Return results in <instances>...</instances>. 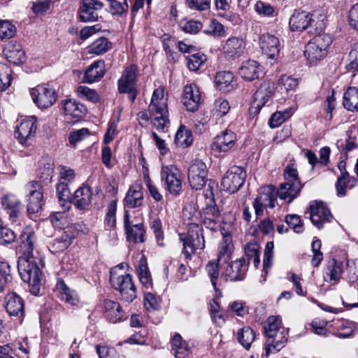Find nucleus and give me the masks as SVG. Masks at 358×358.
Instances as JSON below:
<instances>
[{
	"instance_id": "41",
	"label": "nucleus",
	"mask_w": 358,
	"mask_h": 358,
	"mask_svg": "<svg viewBox=\"0 0 358 358\" xmlns=\"http://www.w3.org/2000/svg\"><path fill=\"white\" fill-rule=\"evenodd\" d=\"M73 238L71 234L65 231L50 244L49 250L54 254L63 252L72 243Z\"/></svg>"
},
{
	"instance_id": "31",
	"label": "nucleus",
	"mask_w": 358,
	"mask_h": 358,
	"mask_svg": "<svg viewBox=\"0 0 358 358\" xmlns=\"http://www.w3.org/2000/svg\"><path fill=\"white\" fill-rule=\"evenodd\" d=\"M138 67L135 64L126 66L118 80V91H125L129 87L136 86Z\"/></svg>"
},
{
	"instance_id": "2",
	"label": "nucleus",
	"mask_w": 358,
	"mask_h": 358,
	"mask_svg": "<svg viewBox=\"0 0 358 358\" xmlns=\"http://www.w3.org/2000/svg\"><path fill=\"white\" fill-rule=\"evenodd\" d=\"M201 214L193 202L186 204L182 210L184 224L188 231L187 234H180L179 236L182 242V253L187 259L190 258L196 250H202L205 247L202 229L199 224Z\"/></svg>"
},
{
	"instance_id": "28",
	"label": "nucleus",
	"mask_w": 358,
	"mask_h": 358,
	"mask_svg": "<svg viewBox=\"0 0 358 358\" xmlns=\"http://www.w3.org/2000/svg\"><path fill=\"white\" fill-rule=\"evenodd\" d=\"M3 55L8 62L15 65H20L25 59V54L21 45L14 41H10L6 45Z\"/></svg>"
},
{
	"instance_id": "54",
	"label": "nucleus",
	"mask_w": 358,
	"mask_h": 358,
	"mask_svg": "<svg viewBox=\"0 0 358 358\" xmlns=\"http://www.w3.org/2000/svg\"><path fill=\"white\" fill-rule=\"evenodd\" d=\"M206 61V56L201 52H197L187 57V65L190 71H196L204 64Z\"/></svg>"
},
{
	"instance_id": "64",
	"label": "nucleus",
	"mask_w": 358,
	"mask_h": 358,
	"mask_svg": "<svg viewBox=\"0 0 358 358\" xmlns=\"http://www.w3.org/2000/svg\"><path fill=\"white\" fill-rule=\"evenodd\" d=\"M230 110V105L227 100L218 99L214 103V114L219 117H222L228 113Z\"/></svg>"
},
{
	"instance_id": "30",
	"label": "nucleus",
	"mask_w": 358,
	"mask_h": 358,
	"mask_svg": "<svg viewBox=\"0 0 358 358\" xmlns=\"http://www.w3.org/2000/svg\"><path fill=\"white\" fill-rule=\"evenodd\" d=\"M143 199L141 185L135 184L131 186L128 190L124 199V204L126 208H139L143 206Z\"/></svg>"
},
{
	"instance_id": "45",
	"label": "nucleus",
	"mask_w": 358,
	"mask_h": 358,
	"mask_svg": "<svg viewBox=\"0 0 358 358\" xmlns=\"http://www.w3.org/2000/svg\"><path fill=\"white\" fill-rule=\"evenodd\" d=\"M112 48V43L108 38L101 37L95 40L91 45L87 47V52L90 54L96 55L104 54Z\"/></svg>"
},
{
	"instance_id": "51",
	"label": "nucleus",
	"mask_w": 358,
	"mask_h": 358,
	"mask_svg": "<svg viewBox=\"0 0 358 358\" xmlns=\"http://www.w3.org/2000/svg\"><path fill=\"white\" fill-rule=\"evenodd\" d=\"M76 93L79 98L93 103H96L100 101V96L96 91L85 85L78 86Z\"/></svg>"
},
{
	"instance_id": "5",
	"label": "nucleus",
	"mask_w": 358,
	"mask_h": 358,
	"mask_svg": "<svg viewBox=\"0 0 358 358\" xmlns=\"http://www.w3.org/2000/svg\"><path fill=\"white\" fill-rule=\"evenodd\" d=\"M332 43L329 35L322 33L315 36L306 45L304 56L310 65H316L323 60Z\"/></svg>"
},
{
	"instance_id": "16",
	"label": "nucleus",
	"mask_w": 358,
	"mask_h": 358,
	"mask_svg": "<svg viewBox=\"0 0 358 358\" xmlns=\"http://www.w3.org/2000/svg\"><path fill=\"white\" fill-rule=\"evenodd\" d=\"M1 206L9 216L11 222H17L22 215V204L13 194H6L1 197Z\"/></svg>"
},
{
	"instance_id": "14",
	"label": "nucleus",
	"mask_w": 358,
	"mask_h": 358,
	"mask_svg": "<svg viewBox=\"0 0 358 358\" xmlns=\"http://www.w3.org/2000/svg\"><path fill=\"white\" fill-rule=\"evenodd\" d=\"M34 102L40 108H46L52 106L56 101L55 90L48 85H38L31 90Z\"/></svg>"
},
{
	"instance_id": "33",
	"label": "nucleus",
	"mask_w": 358,
	"mask_h": 358,
	"mask_svg": "<svg viewBox=\"0 0 358 358\" xmlns=\"http://www.w3.org/2000/svg\"><path fill=\"white\" fill-rule=\"evenodd\" d=\"M6 308L11 316L22 317L24 314V303L22 298L15 293H9L5 298Z\"/></svg>"
},
{
	"instance_id": "7",
	"label": "nucleus",
	"mask_w": 358,
	"mask_h": 358,
	"mask_svg": "<svg viewBox=\"0 0 358 358\" xmlns=\"http://www.w3.org/2000/svg\"><path fill=\"white\" fill-rule=\"evenodd\" d=\"M162 185L164 189L173 196L179 195L182 190L183 175L174 165L163 166L161 173Z\"/></svg>"
},
{
	"instance_id": "61",
	"label": "nucleus",
	"mask_w": 358,
	"mask_h": 358,
	"mask_svg": "<svg viewBox=\"0 0 358 358\" xmlns=\"http://www.w3.org/2000/svg\"><path fill=\"white\" fill-rule=\"evenodd\" d=\"M89 136V129L87 128H82L80 129L70 132L69 136V141L71 145L76 146L78 143L83 141Z\"/></svg>"
},
{
	"instance_id": "19",
	"label": "nucleus",
	"mask_w": 358,
	"mask_h": 358,
	"mask_svg": "<svg viewBox=\"0 0 358 358\" xmlns=\"http://www.w3.org/2000/svg\"><path fill=\"white\" fill-rule=\"evenodd\" d=\"M259 46L263 53L270 59H275L278 56L281 48L279 38L268 33L261 35Z\"/></svg>"
},
{
	"instance_id": "22",
	"label": "nucleus",
	"mask_w": 358,
	"mask_h": 358,
	"mask_svg": "<svg viewBox=\"0 0 358 358\" xmlns=\"http://www.w3.org/2000/svg\"><path fill=\"white\" fill-rule=\"evenodd\" d=\"M201 101V93L195 84L187 85L184 87L182 103L188 111L194 112L199 108Z\"/></svg>"
},
{
	"instance_id": "36",
	"label": "nucleus",
	"mask_w": 358,
	"mask_h": 358,
	"mask_svg": "<svg viewBox=\"0 0 358 358\" xmlns=\"http://www.w3.org/2000/svg\"><path fill=\"white\" fill-rule=\"evenodd\" d=\"M222 240L219 248L217 262L219 264L226 263L230 259V255L234 250L231 234L222 231Z\"/></svg>"
},
{
	"instance_id": "53",
	"label": "nucleus",
	"mask_w": 358,
	"mask_h": 358,
	"mask_svg": "<svg viewBox=\"0 0 358 358\" xmlns=\"http://www.w3.org/2000/svg\"><path fill=\"white\" fill-rule=\"evenodd\" d=\"M53 172L54 164L52 160H43L41 162L38 175L43 181H50L53 176Z\"/></svg>"
},
{
	"instance_id": "58",
	"label": "nucleus",
	"mask_w": 358,
	"mask_h": 358,
	"mask_svg": "<svg viewBox=\"0 0 358 358\" xmlns=\"http://www.w3.org/2000/svg\"><path fill=\"white\" fill-rule=\"evenodd\" d=\"M321 246L322 243L319 239H315L312 243L313 257L311 259V264L314 267L318 266L323 259V255L320 250Z\"/></svg>"
},
{
	"instance_id": "12",
	"label": "nucleus",
	"mask_w": 358,
	"mask_h": 358,
	"mask_svg": "<svg viewBox=\"0 0 358 358\" xmlns=\"http://www.w3.org/2000/svg\"><path fill=\"white\" fill-rule=\"evenodd\" d=\"M25 189L27 192V211L29 213H38L43 203L42 185L39 182L32 180L25 185Z\"/></svg>"
},
{
	"instance_id": "43",
	"label": "nucleus",
	"mask_w": 358,
	"mask_h": 358,
	"mask_svg": "<svg viewBox=\"0 0 358 358\" xmlns=\"http://www.w3.org/2000/svg\"><path fill=\"white\" fill-rule=\"evenodd\" d=\"M63 106L65 114L73 117H80L85 112L84 106L74 99L64 100Z\"/></svg>"
},
{
	"instance_id": "37",
	"label": "nucleus",
	"mask_w": 358,
	"mask_h": 358,
	"mask_svg": "<svg viewBox=\"0 0 358 358\" xmlns=\"http://www.w3.org/2000/svg\"><path fill=\"white\" fill-rule=\"evenodd\" d=\"M357 179L350 176L347 171L342 172L338 178L336 183V193L338 196H344L348 189H350L356 185Z\"/></svg>"
},
{
	"instance_id": "52",
	"label": "nucleus",
	"mask_w": 358,
	"mask_h": 358,
	"mask_svg": "<svg viewBox=\"0 0 358 358\" xmlns=\"http://www.w3.org/2000/svg\"><path fill=\"white\" fill-rule=\"evenodd\" d=\"M13 71L10 66L4 63H0V89L7 90L11 84Z\"/></svg>"
},
{
	"instance_id": "13",
	"label": "nucleus",
	"mask_w": 358,
	"mask_h": 358,
	"mask_svg": "<svg viewBox=\"0 0 358 358\" xmlns=\"http://www.w3.org/2000/svg\"><path fill=\"white\" fill-rule=\"evenodd\" d=\"M208 174L207 167L204 162L200 159L192 162L188 169V181L192 189H201L206 184Z\"/></svg>"
},
{
	"instance_id": "6",
	"label": "nucleus",
	"mask_w": 358,
	"mask_h": 358,
	"mask_svg": "<svg viewBox=\"0 0 358 358\" xmlns=\"http://www.w3.org/2000/svg\"><path fill=\"white\" fill-rule=\"evenodd\" d=\"M284 178L285 182L280 184L277 192L280 199L290 203L299 196L302 188V184L299 180L297 170L293 165H289L286 167Z\"/></svg>"
},
{
	"instance_id": "56",
	"label": "nucleus",
	"mask_w": 358,
	"mask_h": 358,
	"mask_svg": "<svg viewBox=\"0 0 358 358\" xmlns=\"http://www.w3.org/2000/svg\"><path fill=\"white\" fill-rule=\"evenodd\" d=\"M207 273L210 278L211 284L213 286L217 296L220 295V291L217 287V281L219 276V268L217 264L210 262L206 267Z\"/></svg>"
},
{
	"instance_id": "21",
	"label": "nucleus",
	"mask_w": 358,
	"mask_h": 358,
	"mask_svg": "<svg viewBox=\"0 0 358 358\" xmlns=\"http://www.w3.org/2000/svg\"><path fill=\"white\" fill-rule=\"evenodd\" d=\"M236 141V134L226 129L215 138L212 150L216 153L227 152L234 146Z\"/></svg>"
},
{
	"instance_id": "3",
	"label": "nucleus",
	"mask_w": 358,
	"mask_h": 358,
	"mask_svg": "<svg viewBox=\"0 0 358 358\" xmlns=\"http://www.w3.org/2000/svg\"><path fill=\"white\" fill-rule=\"evenodd\" d=\"M168 95L163 87L156 89L152 94L148 111H141L138 119L148 122L151 120L153 126L159 131L166 132L169 126L168 110Z\"/></svg>"
},
{
	"instance_id": "63",
	"label": "nucleus",
	"mask_w": 358,
	"mask_h": 358,
	"mask_svg": "<svg viewBox=\"0 0 358 358\" xmlns=\"http://www.w3.org/2000/svg\"><path fill=\"white\" fill-rule=\"evenodd\" d=\"M50 220L52 225L58 228H64L69 224V219L64 212H57L50 216Z\"/></svg>"
},
{
	"instance_id": "27",
	"label": "nucleus",
	"mask_w": 358,
	"mask_h": 358,
	"mask_svg": "<svg viewBox=\"0 0 358 358\" xmlns=\"http://www.w3.org/2000/svg\"><path fill=\"white\" fill-rule=\"evenodd\" d=\"M343 271V262L335 259H331L327 264L324 271V280L332 284H336L341 278Z\"/></svg>"
},
{
	"instance_id": "29",
	"label": "nucleus",
	"mask_w": 358,
	"mask_h": 358,
	"mask_svg": "<svg viewBox=\"0 0 358 358\" xmlns=\"http://www.w3.org/2000/svg\"><path fill=\"white\" fill-rule=\"evenodd\" d=\"M93 193L90 186L83 185L73 194V203L80 210L88 208L92 201Z\"/></svg>"
},
{
	"instance_id": "24",
	"label": "nucleus",
	"mask_w": 358,
	"mask_h": 358,
	"mask_svg": "<svg viewBox=\"0 0 358 358\" xmlns=\"http://www.w3.org/2000/svg\"><path fill=\"white\" fill-rule=\"evenodd\" d=\"M263 73V68L255 60L243 62L238 69V75L245 81L258 79Z\"/></svg>"
},
{
	"instance_id": "49",
	"label": "nucleus",
	"mask_w": 358,
	"mask_h": 358,
	"mask_svg": "<svg viewBox=\"0 0 358 358\" xmlns=\"http://www.w3.org/2000/svg\"><path fill=\"white\" fill-rule=\"evenodd\" d=\"M56 189L59 205L64 208H69L71 193L69 185L59 182Z\"/></svg>"
},
{
	"instance_id": "62",
	"label": "nucleus",
	"mask_w": 358,
	"mask_h": 358,
	"mask_svg": "<svg viewBox=\"0 0 358 358\" xmlns=\"http://www.w3.org/2000/svg\"><path fill=\"white\" fill-rule=\"evenodd\" d=\"M209 117L204 113H198L194 120V127L196 132L201 134L206 131L208 127Z\"/></svg>"
},
{
	"instance_id": "32",
	"label": "nucleus",
	"mask_w": 358,
	"mask_h": 358,
	"mask_svg": "<svg viewBox=\"0 0 358 358\" xmlns=\"http://www.w3.org/2000/svg\"><path fill=\"white\" fill-rule=\"evenodd\" d=\"M287 331L282 329L273 335L272 338H268L265 343L266 355L271 353H275L284 348L287 341Z\"/></svg>"
},
{
	"instance_id": "8",
	"label": "nucleus",
	"mask_w": 358,
	"mask_h": 358,
	"mask_svg": "<svg viewBox=\"0 0 358 358\" xmlns=\"http://www.w3.org/2000/svg\"><path fill=\"white\" fill-rule=\"evenodd\" d=\"M205 196L206 206L201 214L202 222L207 229L217 231L220 227L222 219L220 212L215 203L213 187L210 184L208 185V187L206 190Z\"/></svg>"
},
{
	"instance_id": "48",
	"label": "nucleus",
	"mask_w": 358,
	"mask_h": 358,
	"mask_svg": "<svg viewBox=\"0 0 358 358\" xmlns=\"http://www.w3.org/2000/svg\"><path fill=\"white\" fill-rule=\"evenodd\" d=\"M278 85L281 93L289 95V92L295 91L299 85V81L292 76L283 75L279 79Z\"/></svg>"
},
{
	"instance_id": "57",
	"label": "nucleus",
	"mask_w": 358,
	"mask_h": 358,
	"mask_svg": "<svg viewBox=\"0 0 358 358\" xmlns=\"http://www.w3.org/2000/svg\"><path fill=\"white\" fill-rule=\"evenodd\" d=\"M16 34V28L8 20H0V38L1 39L10 38Z\"/></svg>"
},
{
	"instance_id": "25",
	"label": "nucleus",
	"mask_w": 358,
	"mask_h": 358,
	"mask_svg": "<svg viewBox=\"0 0 358 358\" xmlns=\"http://www.w3.org/2000/svg\"><path fill=\"white\" fill-rule=\"evenodd\" d=\"M248 271V264L244 259L231 262L225 269L223 275L226 280L236 281L243 280Z\"/></svg>"
},
{
	"instance_id": "38",
	"label": "nucleus",
	"mask_w": 358,
	"mask_h": 358,
	"mask_svg": "<svg viewBox=\"0 0 358 358\" xmlns=\"http://www.w3.org/2000/svg\"><path fill=\"white\" fill-rule=\"evenodd\" d=\"M171 351L176 358H185L190 352L187 343L179 334H176L171 340Z\"/></svg>"
},
{
	"instance_id": "4",
	"label": "nucleus",
	"mask_w": 358,
	"mask_h": 358,
	"mask_svg": "<svg viewBox=\"0 0 358 358\" xmlns=\"http://www.w3.org/2000/svg\"><path fill=\"white\" fill-rule=\"evenodd\" d=\"M110 281L112 287L120 293L123 302L129 303L136 298V287L131 277L124 270L122 264L110 270Z\"/></svg>"
},
{
	"instance_id": "10",
	"label": "nucleus",
	"mask_w": 358,
	"mask_h": 358,
	"mask_svg": "<svg viewBox=\"0 0 358 358\" xmlns=\"http://www.w3.org/2000/svg\"><path fill=\"white\" fill-rule=\"evenodd\" d=\"M138 220L136 223L134 220H130L131 214L125 210L124 216V225L127 233V239L134 243L144 241L145 229L143 224V213L141 210L137 211Z\"/></svg>"
},
{
	"instance_id": "26",
	"label": "nucleus",
	"mask_w": 358,
	"mask_h": 358,
	"mask_svg": "<svg viewBox=\"0 0 358 358\" xmlns=\"http://www.w3.org/2000/svg\"><path fill=\"white\" fill-rule=\"evenodd\" d=\"M245 41L240 37H230L224 43L222 50L229 57H239L245 51Z\"/></svg>"
},
{
	"instance_id": "1",
	"label": "nucleus",
	"mask_w": 358,
	"mask_h": 358,
	"mask_svg": "<svg viewBox=\"0 0 358 358\" xmlns=\"http://www.w3.org/2000/svg\"><path fill=\"white\" fill-rule=\"evenodd\" d=\"M20 238L19 250L22 255L17 262L18 272L22 280L29 283L31 293L38 295L41 285V259L34 256L36 236L32 228L27 227L22 230Z\"/></svg>"
},
{
	"instance_id": "47",
	"label": "nucleus",
	"mask_w": 358,
	"mask_h": 358,
	"mask_svg": "<svg viewBox=\"0 0 358 358\" xmlns=\"http://www.w3.org/2000/svg\"><path fill=\"white\" fill-rule=\"evenodd\" d=\"M237 338L241 345L248 350L255 341V334L251 328L245 327L238 331Z\"/></svg>"
},
{
	"instance_id": "11",
	"label": "nucleus",
	"mask_w": 358,
	"mask_h": 358,
	"mask_svg": "<svg viewBox=\"0 0 358 358\" xmlns=\"http://www.w3.org/2000/svg\"><path fill=\"white\" fill-rule=\"evenodd\" d=\"M245 178L246 172L242 167L238 166L231 167L222 179L223 190L229 193L237 192L243 185Z\"/></svg>"
},
{
	"instance_id": "42",
	"label": "nucleus",
	"mask_w": 358,
	"mask_h": 358,
	"mask_svg": "<svg viewBox=\"0 0 358 358\" xmlns=\"http://www.w3.org/2000/svg\"><path fill=\"white\" fill-rule=\"evenodd\" d=\"M234 76L230 71L218 72L215 76L216 87L224 92H229L234 87Z\"/></svg>"
},
{
	"instance_id": "35",
	"label": "nucleus",
	"mask_w": 358,
	"mask_h": 358,
	"mask_svg": "<svg viewBox=\"0 0 358 358\" xmlns=\"http://www.w3.org/2000/svg\"><path fill=\"white\" fill-rule=\"evenodd\" d=\"M105 63L103 60L94 62L86 70L84 80L87 83L99 81L105 75Z\"/></svg>"
},
{
	"instance_id": "20",
	"label": "nucleus",
	"mask_w": 358,
	"mask_h": 358,
	"mask_svg": "<svg viewBox=\"0 0 358 358\" xmlns=\"http://www.w3.org/2000/svg\"><path fill=\"white\" fill-rule=\"evenodd\" d=\"M36 128V118L34 116L26 117L17 127L15 136L21 144H26L34 136Z\"/></svg>"
},
{
	"instance_id": "34",
	"label": "nucleus",
	"mask_w": 358,
	"mask_h": 358,
	"mask_svg": "<svg viewBox=\"0 0 358 358\" xmlns=\"http://www.w3.org/2000/svg\"><path fill=\"white\" fill-rule=\"evenodd\" d=\"M332 327V334L334 336L340 338H346L352 335L355 324L350 320L340 319L333 322Z\"/></svg>"
},
{
	"instance_id": "55",
	"label": "nucleus",
	"mask_w": 358,
	"mask_h": 358,
	"mask_svg": "<svg viewBox=\"0 0 358 358\" xmlns=\"http://www.w3.org/2000/svg\"><path fill=\"white\" fill-rule=\"evenodd\" d=\"M150 225L155 235L157 244L160 246L164 245V231L161 220L159 217H153L150 221Z\"/></svg>"
},
{
	"instance_id": "44",
	"label": "nucleus",
	"mask_w": 358,
	"mask_h": 358,
	"mask_svg": "<svg viewBox=\"0 0 358 358\" xmlns=\"http://www.w3.org/2000/svg\"><path fill=\"white\" fill-rule=\"evenodd\" d=\"M344 107L351 111L358 110V88L349 87L343 96Z\"/></svg>"
},
{
	"instance_id": "39",
	"label": "nucleus",
	"mask_w": 358,
	"mask_h": 358,
	"mask_svg": "<svg viewBox=\"0 0 358 358\" xmlns=\"http://www.w3.org/2000/svg\"><path fill=\"white\" fill-rule=\"evenodd\" d=\"M106 317L113 323L120 322L123 319L124 314L120 304L113 301H104Z\"/></svg>"
},
{
	"instance_id": "59",
	"label": "nucleus",
	"mask_w": 358,
	"mask_h": 358,
	"mask_svg": "<svg viewBox=\"0 0 358 358\" xmlns=\"http://www.w3.org/2000/svg\"><path fill=\"white\" fill-rule=\"evenodd\" d=\"M321 246L322 243L319 239H315L312 243L313 257L311 259V264L314 267L318 266L323 259V255L320 250Z\"/></svg>"
},
{
	"instance_id": "23",
	"label": "nucleus",
	"mask_w": 358,
	"mask_h": 358,
	"mask_svg": "<svg viewBox=\"0 0 358 358\" xmlns=\"http://www.w3.org/2000/svg\"><path fill=\"white\" fill-rule=\"evenodd\" d=\"M102 7L103 3L98 0H83L79 13L80 21L87 22L97 20V11Z\"/></svg>"
},
{
	"instance_id": "15",
	"label": "nucleus",
	"mask_w": 358,
	"mask_h": 358,
	"mask_svg": "<svg viewBox=\"0 0 358 358\" xmlns=\"http://www.w3.org/2000/svg\"><path fill=\"white\" fill-rule=\"evenodd\" d=\"M274 92V83L268 80H264L254 94L252 103V108L259 111L271 101Z\"/></svg>"
},
{
	"instance_id": "18",
	"label": "nucleus",
	"mask_w": 358,
	"mask_h": 358,
	"mask_svg": "<svg viewBox=\"0 0 358 358\" xmlns=\"http://www.w3.org/2000/svg\"><path fill=\"white\" fill-rule=\"evenodd\" d=\"M313 15L305 10H295L289 18V27L292 31L301 32L313 26Z\"/></svg>"
},
{
	"instance_id": "60",
	"label": "nucleus",
	"mask_w": 358,
	"mask_h": 358,
	"mask_svg": "<svg viewBox=\"0 0 358 358\" xmlns=\"http://www.w3.org/2000/svg\"><path fill=\"white\" fill-rule=\"evenodd\" d=\"M11 280L10 267L6 262H0V292Z\"/></svg>"
},
{
	"instance_id": "17",
	"label": "nucleus",
	"mask_w": 358,
	"mask_h": 358,
	"mask_svg": "<svg viewBox=\"0 0 358 358\" xmlns=\"http://www.w3.org/2000/svg\"><path fill=\"white\" fill-rule=\"evenodd\" d=\"M310 219L318 229L322 227L324 222H329L332 218L330 210L321 201H315L310 205Z\"/></svg>"
},
{
	"instance_id": "9",
	"label": "nucleus",
	"mask_w": 358,
	"mask_h": 358,
	"mask_svg": "<svg viewBox=\"0 0 358 358\" xmlns=\"http://www.w3.org/2000/svg\"><path fill=\"white\" fill-rule=\"evenodd\" d=\"M278 196L277 190L274 186L262 187L260 189L259 195L253 202V207L257 216L262 215L264 208H273L275 206Z\"/></svg>"
},
{
	"instance_id": "40",
	"label": "nucleus",
	"mask_w": 358,
	"mask_h": 358,
	"mask_svg": "<svg viewBox=\"0 0 358 358\" xmlns=\"http://www.w3.org/2000/svg\"><path fill=\"white\" fill-rule=\"evenodd\" d=\"M56 288L62 300L71 306L78 305L79 299L77 294L75 291L70 289L62 280L58 281Z\"/></svg>"
},
{
	"instance_id": "50",
	"label": "nucleus",
	"mask_w": 358,
	"mask_h": 358,
	"mask_svg": "<svg viewBox=\"0 0 358 358\" xmlns=\"http://www.w3.org/2000/svg\"><path fill=\"white\" fill-rule=\"evenodd\" d=\"M282 322L280 316L272 315L267 318L264 324V334L268 338L275 335L281 327Z\"/></svg>"
},
{
	"instance_id": "46",
	"label": "nucleus",
	"mask_w": 358,
	"mask_h": 358,
	"mask_svg": "<svg viewBox=\"0 0 358 358\" xmlns=\"http://www.w3.org/2000/svg\"><path fill=\"white\" fill-rule=\"evenodd\" d=\"M193 137L192 132L185 126H180L175 136V143L181 148H187L192 145Z\"/></svg>"
}]
</instances>
